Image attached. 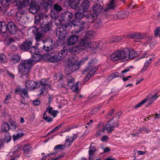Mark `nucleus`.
Wrapping results in <instances>:
<instances>
[{
  "label": "nucleus",
  "instance_id": "nucleus-1",
  "mask_svg": "<svg viewBox=\"0 0 160 160\" xmlns=\"http://www.w3.org/2000/svg\"><path fill=\"white\" fill-rule=\"evenodd\" d=\"M32 66V59L22 60L18 65V70L21 74L26 75L28 74Z\"/></svg>",
  "mask_w": 160,
  "mask_h": 160
},
{
  "label": "nucleus",
  "instance_id": "nucleus-2",
  "mask_svg": "<svg viewBox=\"0 0 160 160\" xmlns=\"http://www.w3.org/2000/svg\"><path fill=\"white\" fill-rule=\"evenodd\" d=\"M65 71L67 74H69L77 70L79 67L80 62L76 60L75 61H72L71 62H66Z\"/></svg>",
  "mask_w": 160,
  "mask_h": 160
},
{
  "label": "nucleus",
  "instance_id": "nucleus-3",
  "mask_svg": "<svg viewBox=\"0 0 160 160\" xmlns=\"http://www.w3.org/2000/svg\"><path fill=\"white\" fill-rule=\"evenodd\" d=\"M124 49L122 50L118 49L113 52L110 56V59L113 61L119 60H125Z\"/></svg>",
  "mask_w": 160,
  "mask_h": 160
},
{
  "label": "nucleus",
  "instance_id": "nucleus-4",
  "mask_svg": "<svg viewBox=\"0 0 160 160\" xmlns=\"http://www.w3.org/2000/svg\"><path fill=\"white\" fill-rule=\"evenodd\" d=\"M38 5L42 7V9L47 12L50 9L53 4L52 0H36V2Z\"/></svg>",
  "mask_w": 160,
  "mask_h": 160
},
{
  "label": "nucleus",
  "instance_id": "nucleus-5",
  "mask_svg": "<svg viewBox=\"0 0 160 160\" xmlns=\"http://www.w3.org/2000/svg\"><path fill=\"white\" fill-rule=\"evenodd\" d=\"M85 22L83 21H78L72 19L70 22L71 26H73L74 28H76L75 32L76 33H78L81 31L84 27V24Z\"/></svg>",
  "mask_w": 160,
  "mask_h": 160
},
{
  "label": "nucleus",
  "instance_id": "nucleus-6",
  "mask_svg": "<svg viewBox=\"0 0 160 160\" xmlns=\"http://www.w3.org/2000/svg\"><path fill=\"white\" fill-rule=\"evenodd\" d=\"M118 126V123L116 121L114 120L112 118L108 121L106 124L105 125V129H106L108 133H111L114 131L115 128Z\"/></svg>",
  "mask_w": 160,
  "mask_h": 160
},
{
  "label": "nucleus",
  "instance_id": "nucleus-7",
  "mask_svg": "<svg viewBox=\"0 0 160 160\" xmlns=\"http://www.w3.org/2000/svg\"><path fill=\"white\" fill-rule=\"evenodd\" d=\"M125 60H128L130 59H133L137 56L138 54L131 48H125L124 49Z\"/></svg>",
  "mask_w": 160,
  "mask_h": 160
},
{
  "label": "nucleus",
  "instance_id": "nucleus-8",
  "mask_svg": "<svg viewBox=\"0 0 160 160\" xmlns=\"http://www.w3.org/2000/svg\"><path fill=\"white\" fill-rule=\"evenodd\" d=\"M41 85L42 86L40 90L41 91L40 95H45L47 94L48 92L47 87H45V86L49 87L50 84L49 81L48 80L42 79L41 81Z\"/></svg>",
  "mask_w": 160,
  "mask_h": 160
},
{
  "label": "nucleus",
  "instance_id": "nucleus-9",
  "mask_svg": "<svg viewBox=\"0 0 160 160\" xmlns=\"http://www.w3.org/2000/svg\"><path fill=\"white\" fill-rule=\"evenodd\" d=\"M33 39L32 38H28L20 46L21 50L27 51L32 46Z\"/></svg>",
  "mask_w": 160,
  "mask_h": 160
},
{
  "label": "nucleus",
  "instance_id": "nucleus-10",
  "mask_svg": "<svg viewBox=\"0 0 160 160\" xmlns=\"http://www.w3.org/2000/svg\"><path fill=\"white\" fill-rule=\"evenodd\" d=\"M96 128L97 132L95 135L96 138H98L102 135L105 130V124L102 122H100L97 125Z\"/></svg>",
  "mask_w": 160,
  "mask_h": 160
},
{
  "label": "nucleus",
  "instance_id": "nucleus-11",
  "mask_svg": "<svg viewBox=\"0 0 160 160\" xmlns=\"http://www.w3.org/2000/svg\"><path fill=\"white\" fill-rule=\"evenodd\" d=\"M73 14L68 11L64 12L62 13L60 15V18L59 19L60 21H70L73 18Z\"/></svg>",
  "mask_w": 160,
  "mask_h": 160
},
{
  "label": "nucleus",
  "instance_id": "nucleus-12",
  "mask_svg": "<svg viewBox=\"0 0 160 160\" xmlns=\"http://www.w3.org/2000/svg\"><path fill=\"white\" fill-rule=\"evenodd\" d=\"M91 42L90 40L84 37L81 40L79 44L80 47L82 48V49H84L88 48L89 47H91Z\"/></svg>",
  "mask_w": 160,
  "mask_h": 160
},
{
  "label": "nucleus",
  "instance_id": "nucleus-13",
  "mask_svg": "<svg viewBox=\"0 0 160 160\" xmlns=\"http://www.w3.org/2000/svg\"><path fill=\"white\" fill-rule=\"evenodd\" d=\"M103 11V6L99 3H96L93 5L92 8V12L98 15H100Z\"/></svg>",
  "mask_w": 160,
  "mask_h": 160
},
{
  "label": "nucleus",
  "instance_id": "nucleus-14",
  "mask_svg": "<svg viewBox=\"0 0 160 160\" xmlns=\"http://www.w3.org/2000/svg\"><path fill=\"white\" fill-rule=\"evenodd\" d=\"M67 31L60 27H58L56 30V34L58 39H64L66 35Z\"/></svg>",
  "mask_w": 160,
  "mask_h": 160
},
{
  "label": "nucleus",
  "instance_id": "nucleus-15",
  "mask_svg": "<svg viewBox=\"0 0 160 160\" xmlns=\"http://www.w3.org/2000/svg\"><path fill=\"white\" fill-rule=\"evenodd\" d=\"M7 30L11 34H15L17 31V28L16 25L12 22H9L7 24Z\"/></svg>",
  "mask_w": 160,
  "mask_h": 160
},
{
  "label": "nucleus",
  "instance_id": "nucleus-16",
  "mask_svg": "<svg viewBox=\"0 0 160 160\" xmlns=\"http://www.w3.org/2000/svg\"><path fill=\"white\" fill-rule=\"evenodd\" d=\"M8 56L10 62L13 64L18 63L20 61V57L18 54L10 53L8 54Z\"/></svg>",
  "mask_w": 160,
  "mask_h": 160
},
{
  "label": "nucleus",
  "instance_id": "nucleus-17",
  "mask_svg": "<svg viewBox=\"0 0 160 160\" xmlns=\"http://www.w3.org/2000/svg\"><path fill=\"white\" fill-rule=\"evenodd\" d=\"M98 16L92 12V13L88 14L86 16V20L89 23H92L97 19Z\"/></svg>",
  "mask_w": 160,
  "mask_h": 160
},
{
  "label": "nucleus",
  "instance_id": "nucleus-18",
  "mask_svg": "<svg viewBox=\"0 0 160 160\" xmlns=\"http://www.w3.org/2000/svg\"><path fill=\"white\" fill-rule=\"evenodd\" d=\"M129 13L127 11H122L118 12L116 14L113 15L114 19H123L127 18L129 15Z\"/></svg>",
  "mask_w": 160,
  "mask_h": 160
},
{
  "label": "nucleus",
  "instance_id": "nucleus-19",
  "mask_svg": "<svg viewBox=\"0 0 160 160\" xmlns=\"http://www.w3.org/2000/svg\"><path fill=\"white\" fill-rule=\"evenodd\" d=\"M38 84L32 80H27L26 81L25 86L27 89H34L37 87Z\"/></svg>",
  "mask_w": 160,
  "mask_h": 160
},
{
  "label": "nucleus",
  "instance_id": "nucleus-20",
  "mask_svg": "<svg viewBox=\"0 0 160 160\" xmlns=\"http://www.w3.org/2000/svg\"><path fill=\"white\" fill-rule=\"evenodd\" d=\"M23 152L26 156L29 157L32 154V148L29 144H26L23 147Z\"/></svg>",
  "mask_w": 160,
  "mask_h": 160
},
{
  "label": "nucleus",
  "instance_id": "nucleus-21",
  "mask_svg": "<svg viewBox=\"0 0 160 160\" xmlns=\"http://www.w3.org/2000/svg\"><path fill=\"white\" fill-rule=\"evenodd\" d=\"M29 0H19V1H17L16 5L18 6V9L22 8L24 7L29 5Z\"/></svg>",
  "mask_w": 160,
  "mask_h": 160
},
{
  "label": "nucleus",
  "instance_id": "nucleus-22",
  "mask_svg": "<svg viewBox=\"0 0 160 160\" xmlns=\"http://www.w3.org/2000/svg\"><path fill=\"white\" fill-rule=\"evenodd\" d=\"M90 6V2L88 0H84L81 4L80 10L84 12H87Z\"/></svg>",
  "mask_w": 160,
  "mask_h": 160
},
{
  "label": "nucleus",
  "instance_id": "nucleus-23",
  "mask_svg": "<svg viewBox=\"0 0 160 160\" xmlns=\"http://www.w3.org/2000/svg\"><path fill=\"white\" fill-rule=\"evenodd\" d=\"M53 40L50 38H46L42 42V46H43V47L45 46H52L53 44Z\"/></svg>",
  "mask_w": 160,
  "mask_h": 160
},
{
  "label": "nucleus",
  "instance_id": "nucleus-24",
  "mask_svg": "<svg viewBox=\"0 0 160 160\" xmlns=\"http://www.w3.org/2000/svg\"><path fill=\"white\" fill-rule=\"evenodd\" d=\"M40 8L41 6L35 3L34 5L32 4L30 5L29 11L31 13L35 14L37 13L38 11L40 10Z\"/></svg>",
  "mask_w": 160,
  "mask_h": 160
},
{
  "label": "nucleus",
  "instance_id": "nucleus-25",
  "mask_svg": "<svg viewBox=\"0 0 160 160\" xmlns=\"http://www.w3.org/2000/svg\"><path fill=\"white\" fill-rule=\"evenodd\" d=\"M78 40V37L77 35H72L68 38V44L69 45H72L75 44Z\"/></svg>",
  "mask_w": 160,
  "mask_h": 160
},
{
  "label": "nucleus",
  "instance_id": "nucleus-26",
  "mask_svg": "<svg viewBox=\"0 0 160 160\" xmlns=\"http://www.w3.org/2000/svg\"><path fill=\"white\" fill-rule=\"evenodd\" d=\"M35 36V39L36 41V44L38 45L40 44L39 42H40L41 43L43 41V33L41 32L37 33L34 35Z\"/></svg>",
  "mask_w": 160,
  "mask_h": 160
},
{
  "label": "nucleus",
  "instance_id": "nucleus-27",
  "mask_svg": "<svg viewBox=\"0 0 160 160\" xmlns=\"http://www.w3.org/2000/svg\"><path fill=\"white\" fill-rule=\"evenodd\" d=\"M16 92H19V94L23 98H27L28 97V94L27 90L25 88H19L16 89Z\"/></svg>",
  "mask_w": 160,
  "mask_h": 160
},
{
  "label": "nucleus",
  "instance_id": "nucleus-28",
  "mask_svg": "<svg viewBox=\"0 0 160 160\" xmlns=\"http://www.w3.org/2000/svg\"><path fill=\"white\" fill-rule=\"evenodd\" d=\"M41 27V32L45 33H46L50 30L51 29V24L48 23L46 25H40Z\"/></svg>",
  "mask_w": 160,
  "mask_h": 160
},
{
  "label": "nucleus",
  "instance_id": "nucleus-29",
  "mask_svg": "<svg viewBox=\"0 0 160 160\" xmlns=\"http://www.w3.org/2000/svg\"><path fill=\"white\" fill-rule=\"evenodd\" d=\"M102 43L100 44L97 42H93L91 43V42L90 45L91 47H89V48H90L91 50L97 49L99 48L100 46L102 47L100 48H103L105 47V45H104L103 46H102Z\"/></svg>",
  "mask_w": 160,
  "mask_h": 160
},
{
  "label": "nucleus",
  "instance_id": "nucleus-30",
  "mask_svg": "<svg viewBox=\"0 0 160 160\" xmlns=\"http://www.w3.org/2000/svg\"><path fill=\"white\" fill-rule=\"evenodd\" d=\"M67 48L66 47H64L62 50L58 52V54L62 60L65 58L67 55Z\"/></svg>",
  "mask_w": 160,
  "mask_h": 160
},
{
  "label": "nucleus",
  "instance_id": "nucleus-31",
  "mask_svg": "<svg viewBox=\"0 0 160 160\" xmlns=\"http://www.w3.org/2000/svg\"><path fill=\"white\" fill-rule=\"evenodd\" d=\"M38 47L43 49V50H44L46 52V54L48 56H50V55L53 52V50L52 49V46L49 47L47 46L43 47V46H42V47L38 46Z\"/></svg>",
  "mask_w": 160,
  "mask_h": 160
},
{
  "label": "nucleus",
  "instance_id": "nucleus-32",
  "mask_svg": "<svg viewBox=\"0 0 160 160\" xmlns=\"http://www.w3.org/2000/svg\"><path fill=\"white\" fill-rule=\"evenodd\" d=\"M82 49V48L79 44L78 46L73 47L70 50V52L72 54H76L80 52Z\"/></svg>",
  "mask_w": 160,
  "mask_h": 160
},
{
  "label": "nucleus",
  "instance_id": "nucleus-33",
  "mask_svg": "<svg viewBox=\"0 0 160 160\" xmlns=\"http://www.w3.org/2000/svg\"><path fill=\"white\" fill-rule=\"evenodd\" d=\"M96 62L95 59H92L88 62V65L84 70L85 72H86L91 68L94 67L96 64Z\"/></svg>",
  "mask_w": 160,
  "mask_h": 160
},
{
  "label": "nucleus",
  "instance_id": "nucleus-34",
  "mask_svg": "<svg viewBox=\"0 0 160 160\" xmlns=\"http://www.w3.org/2000/svg\"><path fill=\"white\" fill-rule=\"evenodd\" d=\"M10 129V125L7 122H4L2 126L1 132H3L8 133V131Z\"/></svg>",
  "mask_w": 160,
  "mask_h": 160
},
{
  "label": "nucleus",
  "instance_id": "nucleus-35",
  "mask_svg": "<svg viewBox=\"0 0 160 160\" xmlns=\"http://www.w3.org/2000/svg\"><path fill=\"white\" fill-rule=\"evenodd\" d=\"M95 32L93 31H88L86 32L84 37L90 40L93 38L95 35Z\"/></svg>",
  "mask_w": 160,
  "mask_h": 160
},
{
  "label": "nucleus",
  "instance_id": "nucleus-36",
  "mask_svg": "<svg viewBox=\"0 0 160 160\" xmlns=\"http://www.w3.org/2000/svg\"><path fill=\"white\" fill-rule=\"evenodd\" d=\"M7 31V24L4 22H0V32L5 33Z\"/></svg>",
  "mask_w": 160,
  "mask_h": 160
},
{
  "label": "nucleus",
  "instance_id": "nucleus-37",
  "mask_svg": "<svg viewBox=\"0 0 160 160\" xmlns=\"http://www.w3.org/2000/svg\"><path fill=\"white\" fill-rule=\"evenodd\" d=\"M75 17L77 19H81L85 17V15L82 11L79 9L76 12Z\"/></svg>",
  "mask_w": 160,
  "mask_h": 160
},
{
  "label": "nucleus",
  "instance_id": "nucleus-38",
  "mask_svg": "<svg viewBox=\"0 0 160 160\" xmlns=\"http://www.w3.org/2000/svg\"><path fill=\"white\" fill-rule=\"evenodd\" d=\"M130 37L133 39H141L143 38V35L141 34L135 33L132 34L130 35Z\"/></svg>",
  "mask_w": 160,
  "mask_h": 160
},
{
  "label": "nucleus",
  "instance_id": "nucleus-39",
  "mask_svg": "<svg viewBox=\"0 0 160 160\" xmlns=\"http://www.w3.org/2000/svg\"><path fill=\"white\" fill-rule=\"evenodd\" d=\"M61 58L59 57L58 54H56L53 55L49 59V61L52 62H58L61 60Z\"/></svg>",
  "mask_w": 160,
  "mask_h": 160
},
{
  "label": "nucleus",
  "instance_id": "nucleus-40",
  "mask_svg": "<svg viewBox=\"0 0 160 160\" xmlns=\"http://www.w3.org/2000/svg\"><path fill=\"white\" fill-rule=\"evenodd\" d=\"M60 13L53 9H52L51 12V15L52 18L53 19H56L59 17Z\"/></svg>",
  "mask_w": 160,
  "mask_h": 160
},
{
  "label": "nucleus",
  "instance_id": "nucleus-41",
  "mask_svg": "<svg viewBox=\"0 0 160 160\" xmlns=\"http://www.w3.org/2000/svg\"><path fill=\"white\" fill-rule=\"evenodd\" d=\"M115 0H110V4H109L105 10H108L110 9H113L115 8L116 5L114 2Z\"/></svg>",
  "mask_w": 160,
  "mask_h": 160
},
{
  "label": "nucleus",
  "instance_id": "nucleus-42",
  "mask_svg": "<svg viewBox=\"0 0 160 160\" xmlns=\"http://www.w3.org/2000/svg\"><path fill=\"white\" fill-rule=\"evenodd\" d=\"M144 99H146V102L147 101V105L149 106L154 101L152 99V98L151 97V94H149L147 97V98Z\"/></svg>",
  "mask_w": 160,
  "mask_h": 160
},
{
  "label": "nucleus",
  "instance_id": "nucleus-43",
  "mask_svg": "<svg viewBox=\"0 0 160 160\" xmlns=\"http://www.w3.org/2000/svg\"><path fill=\"white\" fill-rule=\"evenodd\" d=\"M29 30L31 31L32 33L34 35L39 32L38 28L36 26L31 27L29 28Z\"/></svg>",
  "mask_w": 160,
  "mask_h": 160
},
{
  "label": "nucleus",
  "instance_id": "nucleus-44",
  "mask_svg": "<svg viewBox=\"0 0 160 160\" xmlns=\"http://www.w3.org/2000/svg\"><path fill=\"white\" fill-rule=\"evenodd\" d=\"M102 25V22L100 19L98 20L94 24V27L96 29H99L101 28Z\"/></svg>",
  "mask_w": 160,
  "mask_h": 160
},
{
  "label": "nucleus",
  "instance_id": "nucleus-45",
  "mask_svg": "<svg viewBox=\"0 0 160 160\" xmlns=\"http://www.w3.org/2000/svg\"><path fill=\"white\" fill-rule=\"evenodd\" d=\"M30 52L34 54L38 53L39 52V49L36 46H32L29 49Z\"/></svg>",
  "mask_w": 160,
  "mask_h": 160
},
{
  "label": "nucleus",
  "instance_id": "nucleus-46",
  "mask_svg": "<svg viewBox=\"0 0 160 160\" xmlns=\"http://www.w3.org/2000/svg\"><path fill=\"white\" fill-rule=\"evenodd\" d=\"M112 39H113L111 41V42H120L122 40L121 37L119 36H113L112 38Z\"/></svg>",
  "mask_w": 160,
  "mask_h": 160
},
{
  "label": "nucleus",
  "instance_id": "nucleus-47",
  "mask_svg": "<svg viewBox=\"0 0 160 160\" xmlns=\"http://www.w3.org/2000/svg\"><path fill=\"white\" fill-rule=\"evenodd\" d=\"M71 8L74 9H75L77 8L78 7V2H77V1H73L72 2H69Z\"/></svg>",
  "mask_w": 160,
  "mask_h": 160
},
{
  "label": "nucleus",
  "instance_id": "nucleus-48",
  "mask_svg": "<svg viewBox=\"0 0 160 160\" xmlns=\"http://www.w3.org/2000/svg\"><path fill=\"white\" fill-rule=\"evenodd\" d=\"M41 58V56L39 54L37 53L33 54L32 55V60L35 62L39 61Z\"/></svg>",
  "mask_w": 160,
  "mask_h": 160
},
{
  "label": "nucleus",
  "instance_id": "nucleus-49",
  "mask_svg": "<svg viewBox=\"0 0 160 160\" xmlns=\"http://www.w3.org/2000/svg\"><path fill=\"white\" fill-rule=\"evenodd\" d=\"M4 140L6 142H8L11 140V136L9 133H6L4 134Z\"/></svg>",
  "mask_w": 160,
  "mask_h": 160
},
{
  "label": "nucleus",
  "instance_id": "nucleus-50",
  "mask_svg": "<svg viewBox=\"0 0 160 160\" xmlns=\"http://www.w3.org/2000/svg\"><path fill=\"white\" fill-rule=\"evenodd\" d=\"M43 119L48 122H49L53 120L52 118L49 117L46 114V112H44L43 115Z\"/></svg>",
  "mask_w": 160,
  "mask_h": 160
},
{
  "label": "nucleus",
  "instance_id": "nucleus-51",
  "mask_svg": "<svg viewBox=\"0 0 160 160\" xmlns=\"http://www.w3.org/2000/svg\"><path fill=\"white\" fill-rule=\"evenodd\" d=\"M42 17V16L41 15H39L36 16L34 20L35 23L36 25L38 24L40 22Z\"/></svg>",
  "mask_w": 160,
  "mask_h": 160
},
{
  "label": "nucleus",
  "instance_id": "nucleus-52",
  "mask_svg": "<svg viewBox=\"0 0 160 160\" xmlns=\"http://www.w3.org/2000/svg\"><path fill=\"white\" fill-rule=\"evenodd\" d=\"M60 13L62 10V7L57 4H55L54 5V8L53 9Z\"/></svg>",
  "mask_w": 160,
  "mask_h": 160
},
{
  "label": "nucleus",
  "instance_id": "nucleus-53",
  "mask_svg": "<svg viewBox=\"0 0 160 160\" xmlns=\"http://www.w3.org/2000/svg\"><path fill=\"white\" fill-rule=\"evenodd\" d=\"M10 129L12 130H15L17 127L16 122L14 121H12L10 122Z\"/></svg>",
  "mask_w": 160,
  "mask_h": 160
},
{
  "label": "nucleus",
  "instance_id": "nucleus-54",
  "mask_svg": "<svg viewBox=\"0 0 160 160\" xmlns=\"http://www.w3.org/2000/svg\"><path fill=\"white\" fill-rule=\"evenodd\" d=\"M23 135L22 133H18L16 134H14L13 135V139L14 141L20 138Z\"/></svg>",
  "mask_w": 160,
  "mask_h": 160
},
{
  "label": "nucleus",
  "instance_id": "nucleus-55",
  "mask_svg": "<svg viewBox=\"0 0 160 160\" xmlns=\"http://www.w3.org/2000/svg\"><path fill=\"white\" fill-rule=\"evenodd\" d=\"M98 66H96L95 67L92 68L89 72L88 75L91 76V77L92 76L94 75L95 71H96L98 69Z\"/></svg>",
  "mask_w": 160,
  "mask_h": 160
},
{
  "label": "nucleus",
  "instance_id": "nucleus-56",
  "mask_svg": "<svg viewBox=\"0 0 160 160\" xmlns=\"http://www.w3.org/2000/svg\"><path fill=\"white\" fill-rule=\"evenodd\" d=\"M150 64V63L146 61L144 63V66L141 70V71L142 72H145L147 69L148 67L149 66Z\"/></svg>",
  "mask_w": 160,
  "mask_h": 160
},
{
  "label": "nucleus",
  "instance_id": "nucleus-57",
  "mask_svg": "<svg viewBox=\"0 0 160 160\" xmlns=\"http://www.w3.org/2000/svg\"><path fill=\"white\" fill-rule=\"evenodd\" d=\"M65 147V146L64 145L62 144H58L56 145L54 148V150L55 151L60 149L61 150L63 149V148Z\"/></svg>",
  "mask_w": 160,
  "mask_h": 160
},
{
  "label": "nucleus",
  "instance_id": "nucleus-58",
  "mask_svg": "<svg viewBox=\"0 0 160 160\" xmlns=\"http://www.w3.org/2000/svg\"><path fill=\"white\" fill-rule=\"evenodd\" d=\"M7 61L6 56L4 53L0 54V62H4Z\"/></svg>",
  "mask_w": 160,
  "mask_h": 160
},
{
  "label": "nucleus",
  "instance_id": "nucleus-59",
  "mask_svg": "<svg viewBox=\"0 0 160 160\" xmlns=\"http://www.w3.org/2000/svg\"><path fill=\"white\" fill-rule=\"evenodd\" d=\"M154 35L155 37H157L158 35L160 38V27H158L157 29L154 30Z\"/></svg>",
  "mask_w": 160,
  "mask_h": 160
},
{
  "label": "nucleus",
  "instance_id": "nucleus-60",
  "mask_svg": "<svg viewBox=\"0 0 160 160\" xmlns=\"http://www.w3.org/2000/svg\"><path fill=\"white\" fill-rule=\"evenodd\" d=\"M96 148L95 146L92 145H90V146L89 147V154H91V153H93L94 152L96 151Z\"/></svg>",
  "mask_w": 160,
  "mask_h": 160
},
{
  "label": "nucleus",
  "instance_id": "nucleus-61",
  "mask_svg": "<svg viewBox=\"0 0 160 160\" xmlns=\"http://www.w3.org/2000/svg\"><path fill=\"white\" fill-rule=\"evenodd\" d=\"M71 89L74 92H75L76 93H78L79 91V89L78 87H77L73 84L71 87Z\"/></svg>",
  "mask_w": 160,
  "mask_h": 160
},
{
  "label": "nucleus",
  "instance_id": "nucleus-62",
  "mask_svg": "<svg viewBox=\"0 0 160 160\" xmlns=\"http://www.w3.org/2000/svg\"><path fill=\"white\" fill-rule=\"evenodd\" d=\"M15 42V41L13 39L9 38L7 40V44L8 45L10 46V44Z\"/></svg>",
  "mask_w": 160,
  "mask_h": 160
},
{
  "label": "nucleus",
  "instance_id": "nucleus-63",
  "mask_svg": "<svg viewBox=\"0 0 160 160\" xmlns=\"http://www.w3.org/2000/svg\"><path fill=\"white\" fill-rule=\"evenodd\" d=\"M146 99H143L141 102L140 103H138L136 105H135L134 107V108H137L140 106H141L142 105L144 104V103H145L146 102Z\"/></svg>",
  "mask_w": 160,
  "mask_h": 160
},
{
  "label": "nucleus",
  "instance_id": "nucleus-64",
  "mask_svg": "<svg viewBox=\"0 0 160 160\" xmlns=\"http://www.w3.org/2000/svg\"><path fill=\"white\" fill-rule=\"evenodd\" d=\"M160 96L159 94H158V92L155 93L153 95L152 94H151V97L152 98V99L155 101L158 98L159 96Z\"/></svg>",
  "mask_w": 160,
  "mask_h": 160
}]
</instances>
